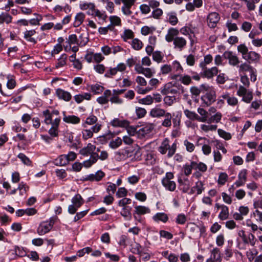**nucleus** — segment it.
Segmentation results:
<instances>
[{"instance_id": "1", "label": "nucleus", "mask_w": 262, "mask_h": 262, "mask_svg": "<svg viewBox=\"0 0 262 262\" xmlns=\"http://www.w3.org/2000/svg\"><path fill=\"white\" fill-rule=\"evenodd\" d=\"M179 30L176 28L171 27L168 29L165 39L168 43L173 42L174 49L182 51L186 47L187 40L183 37L179 36Z\"/></svg>"}, {"instance_id": "2", "label": "nucleus", "mask_w": 262, "mask_h": 262, "mask_svg": "<svg viewBox=\"0 0 262 262\" xmlns=\"http://www.w3.org/2000/svg\"><path fill=\"white\" fill-rule=\"evenodd\" d=\"M45 122L47 124H51L52 126L49 130V135L52 137H57L58 136V126L60 121V118H52V116H46Z\"/></svg>"}, {"instance_id": "3", "label": "nucleus", "mask_w": 262, "mask_h": 262, "mask_svg": "<svg viewBox=\"0 0 262 262\" xmlns=\"http://www.w3.org/2000/svg\"><path fill=\"white\" fill-rule=\"evenodd\" d=\"M108 156L107 152L105 150L101 151L100 155L97 152H95L91 155L89 160L83 162V165L86 168H89L95 163L98 159L102 161L105 160L107 159Z\"/></svg>"}, {"instance_id": "4", "label": "nucleus", "mask_w": 262, "mask_h": 262, "mask_svg": "<svg viewBox=\"0 0 262 262\" xmlns=\"http://www.w3.org/2000/svg\"><path fill=\"white\" fill-rule=\"evenodd\" d=\"M73 204L68 207V212L70 214H75L78 208L84 203V201L79 194H76L72 199Z\"/></svg>"}, {"instance_id": "5", "label": "nucleus", "mask_w": 262, "mask_h": 262, "mask_svg": "<svg viewBox=\"0 0 262 262\" xmlns=\"http://www.w3.org/2000/svg\"><path fill=\"white\" fill-rule=\"evenodd\" d=\"M192 120H196L199 121L207 122L210 124L212 122H218L221 119L222 116H187Z\"/></svg>"}, {"instance_id": "6", "label": "nucleus", "mask_w": 262, "mask_h": 262, "mask_svg": "<svg viewBox=\"0 0 262 262\" xmlns=\"http://www.w3.org/2000/svg\"><path fill=\"white\" fill-rule=\"evenodd\" d=\"M79 8L83 11H86L88 15H93L96 10L95 4L92 2L80 1L79 4Z\"/></svg>"}, {"instance_id": "7", "label": "nucleus", "mask_w": 262, "mask_h": 262, "mask_svg": "<svg viewBox=\"0 0 262 262\" xmlns=\"http://www.w3.org/2000/svg\"><path fill=\"white\" fill-rule=\"evenodd\" d=\"M220 19V16L217 13L211 12L209 13L207 17V23L208 26L210 28H215Z\"/></svg>"}, {"instance_id": "8", "label": "nucleus", "mask_w": 262, "mask_h": 262, "mask_svg": "<svg viewBox=\"0 0 262 262\" xmlns=\"http://www.w3.org/2000/svg\"><path fill=\"white\" fill-rule=\"evenodd\" d=\"M216 96L214 91H210V92H206L205 94L201 97L203 104L207 106L211 105L213 102H214Z\"/></svg>"}, {"instance_id": "9", "label": "nucleus", "mask_w": 262, "mask_h": 262, "mask_svg": "<svg viewBox=\"0 0 262 262\" xmlns=\"http://www.w3.org/2000/svg\"><path fill=\"white\" fill-rule=\"evenodd\" d=\"M201 69L202 71L200 73L201 76L207 79H211L214 76H216L219 72L218 69L216 67H213L211 68L205 67L204 69Z\"/></svg>"}, {"instance_id": "10", "label": "nucleus", "mask_w": 262, "mask_h": 262, "mask_svg": "<svg viewBox=\"0 0 262 262\" xmlns=\"http://www.w3.org/2000/svg\"><path fill=\"white\" fill-rule=\"evenodd\" d=\"M53 225L54 221L53 220H50L49 222L41 223L37 228V233L41 235L48 233L51 230Z\"/></svg>"}, {"instance_id": "11", "label": "nucleus", "mask_w": 262, "mask_h": 262, "mask_svg": "<svg viewBox=\"0 0 262 262\" xmlns=\"http://www.w3.org/2000/svg\"><path fill=\"white\" fill-rule=\"evenodd\" d=\"M224 57L229 60V63L230 65L235 66L239 63V61L235 55L231 51H225L223 54Z\"/></svg>"}, {"instance_id": "12", "label": "nucleus", "mask_w": 262, "mask_h": 262, "mask_svg": "<svg viewBox=\"0 0 262 262\" xmlns=\"http://www.w3.org/2000/svg\"><path fill=\"white\" fill-rule=\"evenodd\" d=\"M55 94L60 100L65 101H70L72 99V95L70 92L58 88L56 90Z\"/></svg>"}, {"instance_id": "13", "label": "nucleus", "mask_w": 262, "mask_h": 262, "mask_svg": "<svg viewBox=\"0 0 262 262\" xmlns=\"http://www.w3.org/2000/svg\"><path fill=\"white\" fill-rule=\"evenodd\" d=\"M101 125L97 123L94 126L92 127L91 129H84L82 132L83 138L86 140L92 137L93 133H97L101 128Z\"/></svg>"}, {"instance_id": "14", "label": "nucleus", "mask_w": 262, "mask_h": 262, "mask_svg": "<svg viewBox=\"0 0 262 262\" xmlns=\"http://www.w3.org/2000/svg\"><path fill=\"white\" fill-rule=\"evenodd\" d=\"M161 93L163 95H175L178 93V89L177 87L172 85V83L169 82L166 84L164 88L162 90Z\"/></svg>"}, {"instance_id": "15", "label": "nucleus", "mask_w": 262, "mask_h": 262, "mask_svg": "<svg viewBox=\"0 0 262 262\" xmlns=\"http://www.w3.org/2000/svg\"><path fill=\"white\" fill-rule=\"evenodd\" d=\"M225 100L230 105L234 106L237 103V99L234 97L231 96L228 93L223 94L220 97V101L224 102Z\"/></svg>"}, {"instance_id": "16", "label": "nucleus", "mask_w": 262, "mask_h": 262, "mask_svg": "<svg viewBox=\"0 0 262 262\" xmlns=\"http://www.w3.org/2000/svg\"><path fill=\"white\" fill-rule=\"evenodd\" d=\"M105 176V173L102 170H98L95 174H90L86 176L85 181H100Z\"/></svg>"}, {"instance_id": "17", "label": "nucleus", "mask_w": 262, "mask_h": 262, "mask_svg": "<svg viewBox=\"0 0 262 262\" xmlns=\"http://www.w3.org/2000/svg\"><path fill=\"white\" fill-rule=\"evenodd\" d=\"M178 77H179L180 81L184 85H188L192 82L191 77L186 74L173 75L171 79H177Z\"/></svg>"}, {"instance_id": "18", "label": "nucleus", "mask_w": 262, "mask_h": 262, "mask_svg": "<svg viewBox=\"0 0 262 262\" xmlns=\"http://www.w3.org/2000/svg\"><path fill=\"white\" fill-rule=\"evenodd\" d=\"M154 127L151 124H148L144 126L138 130L137 135L138 137L140 138H145L151 133Z\"/></svg>"}, {"instance_id": "19", "label": "nucleus", "mask_w": 262, "mask_h": 262, "mask_svg": "<svg viewBox=\"0 0 262 262\" xmlns=\"http://www.w3.org/2000/svg\"><path fill=\"white\" fill-rule=\"evenodd\" d=\"M202 5V0H193L192 3H188L186 5V9L188 11H193L195 8L201 7Z\"/></svg>"}, {"instance_id": "20", "label": "nucleus", "mask_w": 262, "mask_h": 262, "mask_svg": "<svg viewBox=\"0 0 262 262\" xmlns=\"http://www.w3.org/2000/svg\"><path fill=\"white\" fill-rule=\"evenodd\" d=\"M134 4V3L128 0L124 3L121 8V11L123 14L126 16H130L133 13L130 8Z\"/></svg>"}, {"instance_id": "21", "label": "nucleus", "mask_w": 262, "mask_h": 262, "mask_svg": "<svg viewBox=\"0 0 262 262\" xmlns=\"http://www.w3.org/2000/svg\"><path fill=\"white\" fill-rule=\"evenodd\" d=\"M112 95V92L110 90H106L104 92L103 95L97 99V101L101 104H105L110 101L108 97Z\"/></svg>"}, {"instance_id": "22", "label": "nucleus", "mask_w": 262, "mask_h": 262, "mask_svg": "<svg viewBox=\"0 0 262 262\" xmlns=\"http://www.w3.org/2000/svg\"><path fill=\"white\" fill-rule=\"evenodd\" d=\"M91 98V94L90 93H83L74 96V99L77 103L82 102L84 100H89Z\"/></svg>"}, {"instance_id": "23", "label": "nucleus", "mask_w": 262, "mask_h": 262, "mask_svg": "<svg viewBox=\"0 0 262 262\" xmlns=\"http://www.w3.org/2000/svg\"><path fill=\"white\" fill-rule=\"evenodd\" d=\"M36 33L35 30H26L24 32V38L28 41L35 44L37 42V40L32 36Z\"/></svg>"}, {"instance_id": "24", "label": "nucleus", "mask_w": 262, "mask_h": 262, "mask_svg": "<svg viewBox=\"0 0 262 262\" xmlns=\"http://www.w3.org/2000/svg\"><path fill=\"white\" fill-rule=\"evenodd\" d=\"M85 17V15L82 12L77 13L74 17V21L73 22V26L74 27H78L81 25L83 22Z\"/></svg>"}, {"instance_id": "25", "label": "nucleus", "mask_w": 262, "mask_h": 262, "mask_svg": "<svg viewBox=\"0 0 262 262\" xmlns=\"http://www.w3.org/2000/svg\"><path fill=\"white\" fill-rule=\"evenodd\" d=\"M96 149V146L91 143L88 144L86 147L82 148L80 150V154L83 156H88L92 155Z\"/></svg>"}, {"instance_id": "26", "label": "nucleus", "mask_w": 262, "mask_h": 262, "mask_svg": "<svg viewBox=\"0 0 262 262\" xmlns=\"http://www.w3.org/2000/svg\"><path fill=\"white\" fill-rule=\"evenodd\" d=\"M162 184L166 189L170 191H174L176 188V184L173 181L162 179Z\"/></svg>"}, {"instance_id": "27", "label": "nucleus", "mask_w": 262, "mask_h": 262, "mask_svg": "<svg viewBox=\"0 0 262 262\" xmlns=\"http://www.w3.org/2000/svg\"><path fill=\"white\" fill-rule=\"evenodd\" d=\"M111 124L116 127H127L129 126V122L128 121L125 119L120 120L119 119H114L112 121Z\"/></svg>"}, {"instance_id": "28", "label": "nucleus", "mask_w": 262, "mask_h": 262, "mask_svg": "<svg viewBox=\"0 0 262 262\" xmlns=\"http://www.w3.org/2000/svg\"><path fill=\"white\" fill-rule=\"evenodd\" d=\"M135 213H134V216L135 219H137L136 216V214L141 215L144 214L146 213H148L150 212V209L148 207L143 206H137L135 207Z\"/></svg>"}, {"instance_id": "29", "label": "nucleus", "mask_w": 262, "mask_h": 262, "mask_svg": "<svg viewBox=\"0 0 262 262\" xmlns=\"http://www.w3.org/2000/svg\"><path fill=\"white\" fill-rule=\"evenodd\" d=\"M167 21L172 26H175L178 23V19L177 17V14L174 12H170L167 14L166 16Z\"/></svg>"}, {"instance_id": "30", "label": "nucleus", "mask_w": 262, "mask_h": 262, "mask_svg": "<svg viewBox=\"0 0 262 262\" xmlns=\"http://www.w3.org/2000/svg\"><path fill=\"white\" fill-rule=\"evenodd\" d=\"M171 67L172 71L177 73L176 75H181V74L183 72V67L181 65L180 63L177 60H174L172 62Z\"/></svg>"}, {"instance_id": "31", "label": "nucleus", "mask_w": 262, "mask_h": 262, "mask_svg": "<svg viewBox=\"0 0 262 262\" xmlns=\"http://www.w3.org/2000/svg\"><path fill=\"white\" fill-rule=\"evenodd\" d=\"M211 257L212 259L214 260V262H221L222 257L221 256V252L220 249L217 248H213L211 251Z\"/></svg>"}, {"instance_id": "32", "label": "nucleus", "mask_w": 262, "mask_h": 262, "mask_svg": "<svg viewBox=\"0 0 262 262\" xmlns=\"http://www.w3.org/2000/svg\"><path fill=\"white\" fill-rule=\"evenodd\" d=\"M131 210L132 208L130 207L125 206L123 207L120 214L126 220L129 221L132 219Z\"/></svg>"}, {"instance_id": "33", "label": "nucleus", "mask_w": 262, "mask_h": 262, "mask_svg": "<svg viewBox=\"0 0 262 262\" xmlns=\"http://www.w3.org/2000/svg\"><path fill=\"white\" fill-rule=\"evenodd\" d=\"M239 237L237 238L238 245L239 248H244L246 244V235L244 230L238 232Z\"/></svg>"}, {"instance_id": "34", "label": "nucleus", "mask_w": 262, "mask_h": 262, "mask_svg": "<svg viewBox=\"0 0 262 262\" xmlns=\"http://www.w3.org/2000/svg\"><path fill=\"white\" fill-rule=\"evenodd\" d=\"M152 218L155 222H157L161 221L163 223H166L168 220L167 215L163 212H159L156 213Z\"/></svg>"}, {"instance_id": "35", "label": "nucleus", "mask_w": 262, "mask_h": 262, "mask_svg": "<svg viewBox=\"0 0 262 262\" xmlns=\"http://www.w3.org/2000/svg\"><path fill=\"white\" fill-rule=\"evenodd\" d=\"M88 34L82 33L79 36L78 39V45L80 47L84 46L89 41Z\"/></svg>"}, {"instance_id": "36", "label": "nucleus", "mask_w": 262, "mask_h": 262, "mask_svg": "<svg viewBox=\"0 0 262 262\" xmlns=\"http://www.w3.org/2000/svg\"><path fill=\"white\" fill-rule=\"evenodd\" d=\"M67 55L66 54H62L60 55V57L58 59V60L55 64V68L59 69L62 68L66 66L67 63Z\"/></svg>"}, {"instance_id": "37", "label": "nucleus", "mask_w": 262, "mask_h": 262, "mask_svg": "<svg viewBox=\"0 0 262 262\" xmlns=\"http://www.w3.org/2000/svg\"><path fill=\"white\" fill-rule=\"evenodd\" d=\"M196 164V162L192 161L191 162L190 164H186L184 165L183 166L184 174L187 176L190 175L191 173L192 168H194Z\"/></svg>"}, {"instance_id": "38", "label": "nucleus", "mask_w": 262, "mask_h": 262, "mask_svg": "<svg viewBox=\"0 0 262 262\" xmlns=\"http://www.w3.org/2000/svg\"><path fill=\"white\" fill-rule=\"evenodd\" d=\"M7 79V87L9 89H13L16 86V81L14 75L8 74L6 76Z\"/></svg>"}, {"instance_id": "39", "label": "nucleus", "mask_w": 262, "mask_h": 262, "mask_svg": "<svg viewBox=\"0 0 262 262\" xmlns=\"http://www.w3.org/2000/svg\"><path fill=\"white\" fill-rule=\"evenodd\" d=\"M245 182H246V170L244 169V170H242L238 174V180L237 181L234 183V185H235L236 187H239V186L244 184Z\"/></svg>"}, {"instance_id": "40", "label": "nucleus", "mask_w": 262, "mask_h": 262, "mask_svg": "<svg viewBox=\"0 0 262 262\" xmlns=\"http://www.w3.org/2000/svg\"><path fill=\"white\" fill-rule=\"evenodd\" d=\"M54 163L57 166H64L68 164L66 155L59 156L55 160Z\"/></svg>"}, {"instance_id": "41", "label": "nucleus", "mask_w": 262, "mask_h": 262, "mask_svg": "<svg viewBox=\"0 0 262 262\" xmlns=\"http://www.w3.org/2000/svg\"><path fill=\"white\" fill-rule=\"evenodd\" d=\"M12 17L8 13L2 12L0 14V24L6 23V24H9L12 21Z\"/></svg>"}, {"instance_id": "42", "label": "nucleus", "mask_w": 262, "mask_h": 262, "mask_svg": "<svg viewBox=\"0 0 262 262\" xmlns=\"http://www.w3.org/2000/svg\"><path fill=\"white\" fill-rule=\"evenodd\" d=\"M238 71L241 76V80L245 85L246 84V63L241 64L239 67Z\"/></svg>"}, {"instance_id": "43", "label": "nucleus", "mask_w": 262, "mask_h": 262, "mask_svg": "<svg viewBox=\"0 0 262 262\" xmlns=\"http://www.w3.org/2000/svg\"><path fill=\"white\" fill-rule=\"evenodd\" d=\"M213 60L212 56L210 54H207L204 57V60L201 61L199 64V67L201 69H204L207 67V65L210 64Z\"/></svg>"}, {"instance_id": "44", "label": "nucleus", "mask_w": 262, "mask_h": 262, "mask_svg": "<svg viewBox=\"0 0 262 262\" xmlns=\"http://www.w3.org/2000/svg\"><path fill=\"white\" fill-rule=\"evenodd\" d=\"M151 55L153 60L158 63L161 62L164 58V54L160 51H154Z\"/></svg>"}, {"instance_id": "45", "label": "nucleus", "mask_w": 262, "mask_h": 262, "mask_svg": "<svg viewBox=\"0 0 262 262\" xmlns=\"http://www.w3.org/2000/svg\"><path fill=\"white\" fill-rule=\"evenodd\" d=\"M169 146L168 140L165 139L158 148V151L162 155L165 154L168 149L169 148Z\"/></svg>"}, {"instance_id": "46", "label": "nucleus", "mask_w": 262, "mask_h": 262, "mask_svg": "<svg viewBox=\"0 0 262 262\" xmlns=\"http://www.w3.org/2000/svg\"><path fill=\"white\" fill-rule=\"evenodd\" d=\"M63 121L68 123L77 124L80 122V118L76 116H64Z\"/></svg>"}, {"instance_id": "47", "label": "nucleus", "mask_w": 262, "mask_h": 262, "mask_svg": "<svg viewBox=\"0 0 262 262\" xmlns=\"http://www.w3.org/2000/svg\"><path fill=\"white\" fill-rule=\"evenodd\" d=\"M221 211L219 215V218L222 220H226L229 215V209L227 206L223 205L221 206Z\"/></svg>"}, {"instance_id": "48", "label": "nucleus", "mask_w": 262, "mask_h": 262, "mask_svg": "<svg viewBox=\"0 0 262 262\" xmlns=\"http://www.w3.org/2000/svg\"><path fill=\"white\" fill-rule=\"evenodd\" d=\"M179 33H181L182 34L188 36L189 38L191 40V43H193L191 33L192 32L191 28L187 26H184L180 29Z\"/></svg>"}, {"instance_id": "49", "label": "nucleus", "mask_w": 262, "mask_h": 262, "mask_svg": "<svg viewBox=\"0 0 262 262\" xmlns=\"http://www.w3.org/2000/svg\"><path fill=\"white\" fill-rule=\"evenodd\" d=\"M121 37L124 41H126L134 37L133 32L130 29H125Z\"/></svg>"}, {"instance_id": "50", "label": "nucleus", "mask_w": 262, "mask_h": 262, "mask_svg": "<svg viewBox=\"0 0 262 262\" xmlns=\"http://www.w3.org/2000/svg\"><path fill=\"white\" fill-rule=\"evenodd\" d=\"M259 55L255 52L247 53V60L249 62L256 61L259 59Z\"/></svg>"}, {"instance_id": "51", "label": "nucleus", "mask_w": 262, "mask_h": 262, "mask_svg": "<svg viewBox=\"0 0 262 262\" xmlns=\"http://www.w3.org/2000/svg\"><path fill=\"white\" fill-rule=\"evenodd\" d=\"M239 213H235L233 217L236 220H241L243 219L242 215H246V207L241 206L239 208Z\"/></svg>"}, {"instance_id": "52", "label": "nucleus", "mask_w": 262, "mask_h": 262, "mask_svg": "<svg viewBox=\"0 0 262 262\" xmlns=\"http://www.w3.org/2000/svg\"><path fill=\"white\" fill-rule=\"evenodd\" d=\"M110 23L114 26H120L121 25V20L120 18L116 15H112L109 17Z\"/></svg>"}, {"instance_id": "53", "label": "nucleus", "mask_w": 262, "mask_h": 262, "mask_svg": "<svg viewBox=\"0 0 262 262\" xmlns=\"http://www.w3.org/2000/svg\"><path fill=\"white\" fill-rule=\"evenodd\" d=\"M103 90V86L97 83L92 84L91 85V90L95 94H98L102 93Z\"/></svg>"}, {"instance_id": "54", "label": "nucleus", "mask_w": 262, "mask_h": 262, "mask_svg": "<svg viewBox=\"0 0 262 262\" xmlns=\"http://www.w3.org/2000/svg\"><path fill=\"white\" fill-rule=\"evenodd\" d=\"M184 57L186 59V62L188 66H193L195 62V58L193 54L185 55Z\"/></svg>"}, {"instance_id": "55", "label": "nucleus", "mask_w": 262, "mask_h": 262, "mask_svg": "<svg viewBox=\"0 0 262 262\" xmlns=\"http://www.w3.org/2000/svg\"><path fill=\"white\" fill-rule=\"evenodd\" d=\"M131 45L132 48L136 50H140L143 46L142 41L138 38L133 39Z\"/></svg>"}, {"instance_id": "56", "label": "nucleus", "mask_w": 262, "mask_h": 262, "mask_svg": "<svg viewBox=\"0 0 262 262\" xmlns=\"http://www.w3.org/2000/svg\"><path fill=\"white\" fill-rule=\"evenodd\" d=\"M122 142V139L119 137H117L115 140H112L110 142L109 146L113 149H116L121 145Z\"/></svg>"}, {"instance_id": "57", "label": "nucleus", "mask_w": 262, "mask_h": 262, "mask_svg": "<svg viewBox=\"0 0 262 262\" xmlns=\"http://www.w3.org/2000/svg\"><path fill=\"white\" fill-rule=\"evenodd\" d=\"M247 72H249L251 81L255 82L256 80L257 77L256 70L251 67L247 66Z\"/></svg>"}, {"instance_id": "58", "label": "nucleus", "mask_w": 262, "mask_h": 262, "mask_svg": "<svg viewBox=\"0 0 262 262\" xmlns=\"http://www.w3.org/2000/svg\"><path fill=\"white\" fill-rule=\"evenodd\" d=\"M163 10L160 8H156L153 10L150 17H153L155 19H159L163 14Z\"/></svg>"}, {"instance_id": "59", "label": "nucleus", "mask_w": 262, "mask_h": 262, "mask_svg": "<svg viewBox=\"0 0 262 262\" xmlns=\"http://www.w3.org/2000/svg\"><path fill=\"white\" fill-rule=\"evenodd\" d=\"M94 16L98 17L99 19L102 20L103 21H105L107 16L105 12H101L100 10L96 9L95 10V12L93 14Z\"/></svg>"}, {"instance_id": "60", "label": "nucleus", "mask_w": 262, "mask_h": 262, "mask_svg": "<svg viewBox=\"0 0 262 262\" xmlns=\"http://www.w3.org/2000/svg\"><path fill=\"white\" fill-rule=\"evenodd\" d=\"M66 43H67L69 46H71V45L75 43L78 45V39L77 36L75 34H71L69 35L68 38H67L66 41Z\"/></svg>"}, {"instance_id": "61", "label": "nucleus", "mask_w": 262, "mask_h": 262, "mask_svg": "<svg viewBox=\"0 0 262 262\" xmlns=\"http://www.w3.org/2000/svg\"><path fill=\"white\" fill-rule=\"evenodd\" d=\"M110 99V101L112 103L116 104H121L123 103V99L120 98L119 96L112 95Z\"/></svg>"}, {"instance_id": "62", "label": "nucleus", "mask_w": 262, "mask_h": 262, "mask_svg": "<svg viewBox=\"0 0 262 262\" xmlns=\"http://www.w3.org/2000/svg\"><path fill=\"white\" fill-rule=\"evenodd\" d=\"M17 157L21 160L24 164L28 166H30L31 165V161L25 154L20 153L18 154Z\"/></svg>"}, {"instance_id": "63", "label": "nucleus", "mask_w": 262, "mask_h": 262, "mask_svg": "<svg viewBox=\"0 0 262 262\" xmlns=\"http://www.w3.org/2000/svg\"><path fill=\"white\" fill-rule=\"evenodd\" d=\"M165 95L166 96L164 98V101L166 104L171 105L174 101H176V98L175 96L169 95Z\"/></svg>"}, {"instance_id": "64", "label": "nucleus", "mask_w": 262, "mask_h": 262, "mask_svg": "<svg viewBox=\"0 0 262 262\" xmlns=\"http://www.w3.org/2000/svg\"><path fill=\"white\" fill-rule=\"evenodd\" d=\"M186 217L183 213L179 214L176 219V222L178 224L183 225L186 223Z\"/></svg>"}]
</instances>
